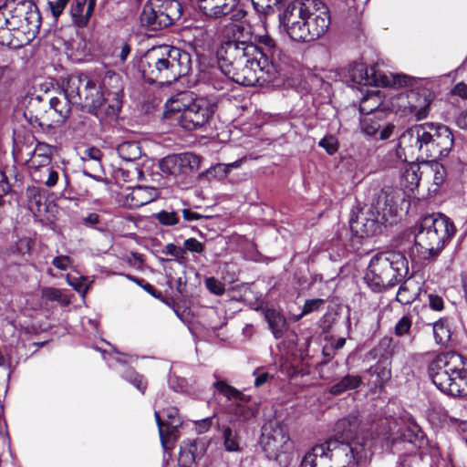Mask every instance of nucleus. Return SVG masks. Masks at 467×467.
Here are the masks:
<instances>
[{
	"label": "nucleus",
	"mask_w": 467,
	"mask_h": 467,
	"mask_svg": "<svg viewBox=\"0 0 467 467\" xmlns=\"http://www.w3.org/2000/svg\"><path fill=\"white\" fill-rule=\"evenodd\" d=\"M410 443L415 449H424L429 445V440L418 425H410L404 429L397 439L392 441L391 445L398 443Z\"/></svg>",
	"instance_id": "b1692460"
},
{
	"label": "nucleus",
	"mask_w": 467,
	"mask_h": 467,
	"mask_svg": "<svg viewBox=\"0 0 467 467\" xmlns=\"http://www.w3.org/2000/svg\"><path fill=\"white\" fill-rule=\"evenodd\" d=\"M457 125L461 129H466L467 130V109L462 111L456 119Z\"/></svg>",
	"instance_id": "338daca9"
},
{
	"label": "nucleus",
	"mask_w": 467,
	"mask_h": 467,
	"mask_svg": "<svg viewBox=\"0 0 467 467\" xmlns=\"http://www.w3.org/2000/svg\"><path fill=\"white\" fill-rule=\"evenodd\" d=\"M99 214H97L95 213H89L87 217L84 218V222L87 224H90V225L97 224L99 223Z\"/></svg>",
	"instance_id": "774afa93"
},
{
	"label": "nucleus",
	"mask_w": 467,
	"mask_h": 467,
	"mask_svg": "<svg viewBox=\"0 0 467 467\" xmlns=\"http://www.w3.org/2000/svg\"><path fill=\"white\" fill-rule=\"evenodd\" d=\"M384 111H376L373 115L363 116L360 119L362 132L375 140H387L393 132L395 126L386 123Z\"/></svg>",
	"instance_id": "f3484780"
},
{
	"label": "nucleus",
	"mask_w": 467,
	"mask_h": 467,
	"mask_svg": "<svg viewBox=\"0 0 467 467\" xmlns=\"http://www.w3.org/2000/svg\"><path fill=\"white\" fill-rule=\"evenodd\" d=\"M249 60V62H242L241 66L229 67L222 74L224 75L227 81L232 80L247 87L261 86L275 78V66L269 61L265 51L262 52V56Z\"/></svg>",
	"instance_id": "9d476101"
},
{
	"label": "nucleus",
	"mask_w": 467,
	"mask_h": 467,
	"mask_svg": "<svg viewBox=\"0 0 467 467\" xmlns=\"http://www.w3.org/2000/svg\"><path fill=\"white\" fill-rule=\"evenodd\" d=\"M429 297V306L431 309L435 311H441L443 309L444 302L442 297L438 295L430 294Z\"/></svg>",
	"instance_id": "bf43d9fd"
},
{
	"label": "nucleus",
	"mask_w": 467,
	"mask_h": 467,
	"mask_svg": "<svg viewBox=\"0 0 467 467\" xmlns=\"http://www.w3.org/2000/svg\"><path fill=\"white\" fill-rule=\"evenodd\" d=\"M362 384V378L358 375L348 374L344 376L337 383L330 387V393L340 395L348 390L358 389Z\"/></svg>",
	"instance_id": "c756f323"
},
{
	"label": "nucleus",
	"mask_w": 467,
	"mask_h": 467,
	"mask_svg": "<svg viewBox=\"0 0 467 467\" xmlns=\"http://www.w3.org/2000/svg\"><path fill=\"white\" fill-rule=\"evenodd\" d=\"M42 297L49 301H57L62 305H67L69 300L62 292L54 287H44L42 289Z\"/></svg>",
	"instance_id": "79ce46f5"
},
{
	"label": "nucleus",
	"mask_w": 467,
	"mask_h": 467,
	"mask_svg": "<svg viewBox=\"0 0 467 467\" xmlns=\"http://www.w3.org/2000/svg\"><path fill=\"white\" fill-rule=\"evenodd\" d=\"M54 147L45 142H38L32 153L30 170L51 164Z\"/></svg>",
	"instance_id": "bb28decb"
},
{
	"label": "nucleus",
	"mask_w": 467,
	"mask_h": 467,
	"mask_svg": "<svg viewBox=\"0 0 467 467\" xmlns=\"http://www.w3.org/2000/svg\"><path fill=\"white\" fill-rule=\"evenodd\" d=\"M159 191L155 187L135 186L122 195V203L130 209H137L157 199Z\"/></svg>",
	"instance_id": "412c9836"
},
{
	"label": "nucleus",
	"mask_w": 467,
	"mask_h": 467,
	"mask_svg": "<svg viewBox=\"0 0 467 467\" xmlns=\"http://www.w3.org/2000/svg\"><path fill=\"white\" fill-rule=\"evenodd\" d=\"M407 273L408 262L402 254H378L370 259L364 280L373 291L379 292L394 286Z\"/></svg>",
	"instance_id": "1a4fd4ad"
},
{
	"label": "nucleus",
	"mask_w": 467,
	"mask_h": 467,
	"mask_svg": "<svg viewBox=\"0 0 467 467\" xmlns=\"http://www.w3.org/2000/svg\"><path fill=\"white\" fill-rule=\"evenodd\" d=\"M206 288L216 296H221L224 293V285L214 277H209L205 280Z\"/></svg>",
	"instance_id": "8fccbe9b"
},
{
	"label": "nucleus",
	"mask_w": 467,
	"mask_h": 467,
	"mask_svg": "<svg viewBox=\"0 0 467 467\" xmlns=\"http://www.w3.org/2000/svg\"><path fill=\"white\" fill-rule=\"evenodd\" d=\"M428 373L442 393L452 397L467 396V371L461 355L452 352L437 355L430 362Z\"/></svg>",
	"instance_id": "0eeeda50"
},
{
	"label": "nucleus",
	"mask_w": 467,
	"mask_h": 467,
	"mask_svg": "<svg viewBox=\"0 0 467 467\" xmlns=\"http://www.w3.org/2000/svg\"><path fill=\"white\" fill-rule=\"evenodd\" d=\"M420 167L418 164L411 163L408 165L401 175L403 186L409 191H413L420 183V175L418 174Z\"/></svg>",
	"instance_id": "473e14b6"
},
{
	"label": "nucleus",
	"mask_w": 467,
	"mask_h": 467,
	"mask_svg": "<svg viewBox=\"0 0 467 467\" xmlns=\"http://www.w3.org/2000/svg\"><path fill=\"white\" fill-rule=\"evenodd\" d=\"M182 14L178 0H150L143 7L140 22L150 30H160L171 26Z\"/></svg>",
	"instance_id": "9b49d317"
},
{
	"label": "nucleus",
	"mask_w": 467,
	"mask_h": 467,
	"mask_svg": "<svg viewBox=\"0 0 467 467\" xmlns=\"http://www.w3.org/2000/svg\"><path fill=\"white\" fill-rule=\"evenodd\" d=\"M123 378L134 387H136V389L142 394L145 392L147 384L141 375L130 369L124 374Z\"/></svg>",
	"instance_id": "c03bdc74"
},
{
	"label": "nucleus",
	"mask_w": 467,
	"mask_h": 467,
	"mask_svg": "<svg viewBox=\"0 0 467 467\" xmlns=\"http://www.w3.org/2000/svg\"><path fill=\"white\" fill-rule=\"evenodd\" d=\"M453 94L467 99V85L462 82L458 83L453 88Z\"/></svg>",
	"instance_id": "0e129e2a"
},
{
	"label": "nucleus",
	"mask_w": 467,
	"mask_h": 467,
	"mask_svg": "<svg viewBox=\"0 0 467 467\" xmlns=\"http://www.w3.org/2000/svg\"><path fill=\"white\" fill-rule=\"evenodd\" d=\"M139 70L150 83L171 85L192 70L191 55L168 45L150 48L139 61Z\"/></svg>",
	"instance_id": "f03ea898"
},
{
	"label": "nucleus",
	"mask_w": 467,
	"mask_h": 467,
	"mask_svg": "<svg viewBox=\"0 0 467 467\" xmlns=\"http://www.w3.org/2000/svg\"><path fill=\"white\" fill-rule=\"evenodd\" d=\"M67 78V94L73 105L87 109L98 118L102 115L116 116L121 108V100L117 93L109 94L112 99L105 98L100 85L84 74H71Z\"/></svg>",
	"instance_id": "39448f33"
},
{
	"label": "nucleus",
	"mask_w": 467,
	"mask_h": 467,
	"mask_svg": "<svg viewBox=\"0 0 467 467\" xmlns=\"http://www.w3.org/2000/svg\"><path fill=\"white\" fill-rule=\"evenodd\" d=\"M72 259L67 255H58L52 260V265L58 270L66 271L72 265Z\"/></svg>",
	"instance_id": "5fc2aeb1"
},
{
	"label": "nucleus",
	"mask_w": 467,
	"mask_h": 467,
	"mask_svg": "<svg viewBox=\"0 0 467 467\" xmlns=\"http://www.w3.org/2000/svg\"><path fill=\"white\" fill-rule=\"evenodd\" d=\"M265 317L275 338H281L287 329V323L285 317L275 309H267Z\"/></svg>",
	"instance_id": "c85d7f7f"
},
{
	"label": "nucleus",
	"mask_w": 467,
	"mask_h": 467,
	"mask_svg": "<svg viewBox=\"0 0 467 467\" xmlns=\"http://www.w3.org/2000/svg\"><path fill=\"white\" fill-rule=\"evenodd\" d=\"M159 223L165 226H172L179 223L180 217L175 212L161 211L155 214Z\"/></svg>",
	"instance_id": "a18cd8bd"
},
{
	"label": "nucleus",
	"mask_w": 467,
	"mask_h": 467,
	"mask_svg": "<svg viewBox=\"0 0 467 467\" xmlns=\"http://www.w3.org/2000/svg\"><path fill=\"white\" fill-rule=\"evenodd\" d=\"M60 97H53L49 99L50 108L57 114V121L64 122L71 113L73 101L67 94V78H63L60 84Z\"/></svg>",
	"instance_id": "5701e85b"
},
{
	"label": "nucleus",
	"mask_w": 467,
	"mask_h": 467,
	"mask_svg": "<svg viewBox=\"0 0 467 467\" xmlns=\"http://www.w3.org/2000/svg\"><path fill=\"white\" fill-rule=\"evenodd\" d=\"M119 156L125 161H135L141 157L142 150L138 141H124L117 147Z\"/></svg>",
	"instance_id": "7c9ffc66"
},
{
	"label": "nucleus",
	"mask_w": 467,
	"mask_h": 467,
	"mask_svg": "<svg viewBox=\"0 0 467 467\" xmlns=\"http://www.w3.org/2000/svg\"><path fill=\"white\" fill-rule=\"evenodd\" d=\"M414 246L420 259H436L454 235L456 229L449 217L441 213L428 214L416 224Z\"/></svg>",
	"instance_id": "423d86ee"
},
{
	"label": "nucleus",
	"mask_w": 467,
	"mask_h": 467,
	"mask_svg": "<svg viewBox=\"0 0 467 467\" xmlns=\"http://www.w3.org/2000/svg\"><path fill=\"white\" fill-rule=\"evenodd\" d=\"M433 335L437 344L445 346L451 339V330L447 319H439L433 323Z\"/></svg>",
	"instance_id": "e433bc0d"
},
{
	"label": "nucleus",
	"mask_w": 467,
	"mask_h": 467,
	"mask_svg": "<svg viewBox=\"0 0 467 467\" xmlns=\"http://www.w3.org/2000/svg\"><path fill=\"white\" fill-rule=\"evenodd\" d=\"M254 9L261 14L270 15L275 12V7L281 3L278 0H252Z\"/></svg>",
	"instance_id": "a19ab883"
},
{
	"label": "nucleus",
	"mask_w": 467,
	"mask_h": 467,
	"mask_svg": "<svg viewBox=\"0 0 467 467\" xmlns=\"http://www.w3.org/2000/svg\"><path fill=\"white\" fill-rule=\"evenodd\" d=\"M368 372L377 377L376 385L379 387H383L391 378V370L389 364L382 361H379L374 366H371Z\"/></svg>",
	"instance_id": "f704fd0d"
},
{
	"label": "nucleus",
	"mask_w": 467,
	"mask_h": 467,
	"mask_svg": "<svg viewBox=\"0 0 467 467\" xmlns=\"http://www.w3.org/2000/svg\"><path fill=\"white\" fill-rule=\"evenodd\" d=\"M166 420H162L160 413L155 411L154 417L159 428V433L161 441H163V435L166 432L168 435H175L178 428L182 426V420L179 415V410L175 407L167 408L163 411Z\"/></svg>",
	"instance_id": "4be33fe9"
},
{
	"label": "nucleus",
	"mask_w": 467,
	"mask_h": 467,
	"mask_svg": "<svg viewBox=\"0 0 467 467\" xmlns=\"http://www.w3.org/2000/svg\"><path fill=\"white\" fill-rule=\"evenodd\" d=\"M434 162L435 163L431 166V169L434 172L433 182L436 186L439 187L444 182L446 171H445V168L441 164H440L436 161H434Z\"/></svg>",
	"instance_id": "603ef678"
},
{
	"label": "nucleus",
	"mask_w": 467,
	"mask_h": 467,
	"mask_svg": "<svg viewBox=\"0 0 467 467\" xmlns=\"http://www.w3.org/2000/svg\"><path fill=\"white\" fill-rule=\"evenodd\" d=\"M255 38L263 46L262 47H258V48L266 53V57L269 59V56L273 57L276 52L275 41L268 35L258 36Z\"/></svg>",
	"instance_id": "49530a36"
},
{
	"label": "nucleus",
	"mask_w": 467,
	"mask_h": 467,
	"mask_svg": "<svg viewBox=\"0 0 467 467\" xmlns=\"http://www.w3.org/2000/svg\"><path fill=\"white\" fill-rule=\"evenodd\" d=\"M368 194V203L349 221L351 231L360 237L377 234L382 225L395 223L398 215L392 188H374L369 190Z\"/></svg>",
	"instance_id": "7ed1b4c3"
},
{
	"label": "nucleus",
	"mask_w": 467,
	"mask_h": 467,
	"mask_svg": "<svg viewBox=\"0 0 467 467\" xmlns=\"http://www.w3.org/2000/svg\"><path fill=\"white\" fill-rule=\"evenodd\" d=\"M420 291L419 283L412 278H408L400 285L396 299L402 305H410L419 296Z\"/></svg>",
	"instance_id": "cd10ccee"
},
{
	"label": "nucleus",
	"mask_w": 467,
	"mask_h": 467,
	"mask_svg": "<svg viewBox=\"0 0 467 467\" xmlns=\"http://www.w3.org/2000/svg\"><path fill=\"white\" fill-rule=\"evenodd\" d=\"M285 29L293 40L306 42V19Z\"/></svg>",
	"instance_id": "58836bf2"
},
{
	"label": "nucleus",
	"mask_w": 467,
	"mask_h": 467,
	"mask_svg": "<svg viewBox=\"0 0 467 467\" xmlns=\"http://www.w3.org/2000/svg\"><path fill=\"white\" fill-rule=\"evenodd\" d=\"M213 386L220 394L223 395L228 400L234 402V413L238 418L248 420L254 415L253 409L244 405V403H247L250 400V398L246 397L243 392L222 380L215 381Z\"/></svg>",
	"instance_id": "6ab92c4d"
},
{
	"label": "nucleus",
	"mask_w": 467,
	"mask_h": 467,
	"mask_svg": "<svg viewBox=\"0 0 467 467\" xmlns=\"http://www.w3.org/2000/svg\"><path fill=\"white\" fill-rule=\"evenodd\" d=\"M21 34L20 31L11 30L8 27L0 28V45L7 47L9 48L16 49L23 47L24 43L16 36Z\"/></svg>",
	"instance_id": "c9c22d12"
},
{
	"label": "nucleus",
	"mask_w": 467,
	"mask_h": 467,
	"mask_svg": "<svg viewBox=\"0 0 467 467\" xmlns=\"http://www.w3.org/2000/svg\"><path fill=\"white\" fill-rule=\"evenodd\" d=\"M59 166L51 164L30 170V176L36 183L43 184L48 188L57 185L59 179Z\"/></svg>",
	"instance_id": "393cba45"
},
{
	"label": "nucleus",
	"mask_w": 467,
	"mask_h": 467,
	"mask_svg": "<svg viewBox=\"0 0 467 467\" xmlns=\"http://www.w3.org/2000/svg\"><path fill=\"white\" fill-rule=\"evenodd\" d=\"M101 158H102L101 150L95 147H90V148L86 149L84 150V156L82 157V159L85 162H87L88 161H95L96 165L99 168H101V164H100Z\"/></svg>",
	"instance_id": "09e8293b"
},
{
	"label": "nucleus",
	"mask_w": 467,
	"mask_h": 467,
	"mask_svg": "<svg viewBox=\"0 0 467 467\" xmlns=\"http://www.w3.org/2000/svg\"><path fill=\"white\" fill-rule=\"evenodd\" d=\"M451 130L442 124L425 122L408 129L400 139V146L409 144L421 159L436 161L447 157L453 146Z\"/></svg>",
	"instance_id": "20e7f679"
},
{
	"label": "nucleus",
	"mask_w": 467,
	"mask_h": 467,
	"mask_svg": "<svg viewBox=\"0 0 467 467\" xmlns=\"http://www.w3.org/2000/svg\"><path fill=\"white\" fill-rule=\"evenodd\" d=\"M123 378L134 387H136V389L142 394L145 392L147 384L141 375L130 369L124 374Z\"/></svg>",
	"instance_id": "37998d69"
},
{
	"label": "nucleus",
	"mask_w": 467,
	"mask_h": 467,
	"mask_svg": "<svg viewBox=\"0 0 467 467\" xmlns=\"http://www.w3.org/2000/svg\"><path fill=\"white\" fill-rule=\"evenodd\" d=\"M199 167L200 159L190 152L168 155L159 161L161 171L164 175L173 177L187 175L197 171Z\"/></svg>",
	"instance_id": "2eb2a0df"
},
{
	"label": "nucleus",
	"mask_w": 467,
	"mask_h": 467,
	"mask_svg": "<svg viewBox=\"0 0 467 467\" xmlns=\"http://www.w3.org/2000/svg\"><path fill=\"white\" fill-rule=\"evenodd\" d=\"M182 216H183L184 220H186V221H194V220H199V219L203 218L202 215H201L195 212H192L189 209L182 210Z\"/></svg>",
	"instance_id": "69168bd1"
},
{
	"label": "nucleus",
	"mask_w": 467,
	"mask_h": 467,
	"mask_svg": "<svg viewBox=\"0 0 467 467\" xmlns=\"http://www.w3.org/2000/svg\"><path fill=\"white\" fill-rule=\"evenodd\" d=\"M222 438L223 441V448L229 452L241 451L240 438L236 431L226 426L222 430Z\"/></svg>",
	"instance_id": "72a5a7b5"
},
{
	"label": "nucleus",
	"mask_w": 467,
	"mask_h": 467,
	"mask_svg": "<svg viewBox=\"0 0 467 467\" xmlns=\"http://www.w3.org/2000/svg\"><path fill=\"white\" fill-rule=\"evenodd\" d=\"M213 423V419L211 417L205 418L196 423L197 430L200 433H203L207 431Z\"/></svg>",
	"instance_id": "e2e57ef3"
},
{
	"label": "nucleus",
	"mask_w": 467,
	"mask_h": 467,
	"mask_svg": "<svg viewBox=\"0 0 467 467\" xmlns=\"http://www.w3.org/2000/svg\"><path fill=\"white\" fill-rule=\"evenodd\" d=\"M184 115H180L179 123L186 130H194L208 123L215 112L216 105L203 97L192 93Z\"/></svg>",
	"instance_id": "4468645a"
},
{
	"label": "nucleus",
	"mask_w": 467,
	"mask_h": 467,
	"mask_svg": "<svg viewBox=\"0 0 467 467\" xmlns=\"http://www.w3.org/2000/svg\"><path fill=\"white\" fill-rule=\"evenodd\" d=\"M260 442L270 460H278L282 454L289 453L293 450V442L288 432L278 423L263 427Z\"/></svg>",
	"instance_id": "ddd939ff"
},
{
	"label": "nucleus",
	"mask_w": 467,
	"mask_h": 467,
	"mask_svg": "<svg viewBox=\"0 0 467 467\" xmlns=\"http://www.w3.org/2000/svg\"><path fill=\"white\" fill-rule=\"evenodd\" d=\"M330 23L329 11L323 3L309 10L306 19V42L314 41L325 35Z\"/></svg>",
	"instance_id": "dca6fc26"
},
{
	"label": "nucleus",
	"mask_w": 467,
	"mask_h": 467,
	"mask_svg": "<svg viewBox=\"0 0 467 467\" xmlns=\"http://www.w3.org/2000/svg\"><path fill=\"white\" fill-rule=\"evenodd\" d=\"M224 40L217 51L219 67L217 71L223 73L227 68L241 66L244 61L249 62L258 56H262L263 50L250 41V32L243 26L231 23L225 26Z\"/></svg>",
	"instance_id": "6e6552de"
},
{
	"label": "nucleus",
	"mask_w": 467,
	"mask_h": 467,
	"mask_svg": "<svg viewBox=\"0 0 467 467\" xmlns=\"http://www.w3.org/2000/svg\"><path fill=\"white\" fill-rule=\"evenodd\" d=\"M12 81V70L9 67L0 66V86H7Z\"/></svg>",
	"instance_id": "052dcab7"
},
{
	"label": "nucleus",
	"mask_w": 467,
	"mask_h": 467,
	"mask_svg": "<svg viewBox=\"0 0 467 467\" xmlns=\"http://www.w3.org/2000/svg\"><path fill=\"white\" fill-rule=\"evenodd\" d=\"M357 415L340 419L335 425L336 440L314 446L302 459L300 467H352L367 463L373 451V441L358 435Z\"/></svg>",
	"instance_id": "f257e3e1"
},
{
	"label": "nucleus",
	"mask_w": 467,
	"mask_h": 467,
	"mask_svg": "<svg viewBox=\"0 0 467 467\" xmlns=\"http://www.w3.org/2000/svg\"><path fill=\"white\" fill-rule=\"evenodd\" d=\"M322 5L319 0H295L285 9L280 20L285 28L306 19L309 10Z\"/></svg>",
	"instance_id": "aec40b11"
},
{
	"label": "nucleus",
	"mask_w": 467,
	"mask_h": 467,
	"mask_svg": "<svg viewBox=\"0 0 467 467\" xmlns=\"http://www.w3.org/2000/svg\"><path fill=\"white\" fill-rule=\"evenodd\" d=\"M68 0L49 1V6L54 16H59L65 9Z\"/></svg>",
	"instance_id": "13d9d810"
},
{
	"label": "nucleus",
	"mask_w": 467,
	"mask_h": 467,
	"mask_svg": "<svg viewBox=\"0 0 467 467\" xmlns=\"http://www.w3.org/2000/svg\"><path fill=\"white\" fill-rule=\"evenodd\" d=\"M11 189L6 176L4 172L0 171V197L7 194Z\"/></svg>",
	"instance_id": "680f3d73"
},
{
	"label": "nucleus",
	"mask_w": 467,
	"mask_h": 467,
	"mask_svg": "<svg viewBox=\"0 0 467 467\" xmlns=\"http://www.w3.org/2000/svg\"><path fill=\"white\" fill-rule=\"evenodd\" d=\"M192 92H182L177 94L167 101L166 108L170 111L184 115V112L188 109V104L192 101Z\"/></svg>",
	"instance_id": "2f4dec72"
},
{
	"label": "nucleus",
	"mask_w": 467,
	"mask_h": 467,
	"mask_svg": "<svg viewBox=\"0 0 467 467\" xmlns=\"http://www.w3.org/2000/svg\"><path fill=\"white\" fill-rule=\"evenodd\" d=\"M95 5L96 0H75L71 6V15L78 26L87 25Z\"/></svg>",
	"instance_id": "a878e982"
},
{
	"label": "nucleus",
	"mask_w": 467,
	"mask_h": 467,
	"mask_svg": "<svg viewBox=\"0 0 467 467\" xmlns=\"http://www.w3.org/2000/svg\"><path fill=\"white\" fill-rule=\"evenodd\" d=\"M348 76L354 84L361 86H388L393 84L402 87L413 86L416 81L408 75L397 74L392 76V82H390L386 76L379 74L375 67H368L363 63L353 64L348 70Z\"/></svg>",
	"instance_id": "f8f14e48"
},
{
	"label": "nucleus",
	"mask_w": 467,
	"mask_h": 467,
	"mask_svg": "<svg viewBox=\"0 0 467 467\" xmlns=\"http://www.w3.org/2000/svg\"><path fill=\"white\" fill-rule=\"evenodd\" d=\"M183 249L192 253L202 254L204 250V245L195 238H189L183 242Z\"/></svg>",
	"instance_id": "864d4df0"
},
{
	"label": "nucleus",
	"mask_w": 467,
	"mask_h": 467,
	"mask_svg": "<svg viewBox=\"0 0 467 467\" xmlns=\"http://www.w3.org/2000/svg\"><path fill=\"white\" fill-rule=\"evenodd\" d=\"M400 99H406L404 109L413 115L417 120H421L428 117L430 113V105L432 101V95L428 89L415 90L411 89L406 97Z\"/></svg>",
	"instance_id": "a211bd4d"
},
{
	"label": "nucleus",
	"mask_w": 467,
	"mask_h": 467,
	"mask_svg": "<svg viewBox=\"0 0 467 467\" xmlns=\"http://www.w3.org/2000/svg\"><path fill=\"white\" fill-rule=\"evenodd\" d=\"M379 99L377 96H371L362 99L359 105V110L364 116L373 115L376 111H382L379 109Z\"/></svg>",
	"instance_id": "ea45409f"
},
{
	"label": "nucleus",
	"mask_w": 467,
	"mask_h": 467,
	"mask_svg": "<svg viewBox=\"0 0 467 467\" xmlns=\"http://www.w3.org/2000/svg\"><path fill=\"white\" fill-rule=\"evenodd\" d=\"M412 319L409 315L403 316L395 324L394 334L399 337H410Z\"/></svg>",
	"instance_id": "4c0bfd02"
},
{
	"label": "nucleus",
	"mask_w": 467,
	"mask_h": 467,
	"mask_svg": "<svg viewBox=\"0 0 467 467\" xmlns=\"http://www.w3.org/2000/svg\"><path fill=\"white\" fill-rule=\"evenodd\" d=\"M168 383L170 388L176 392H186L188 390L187 380L176 374H170Z\"/></svg>",
	"instance_id": "de8ad7c7"
},
{
	"label": "nucleus",
	"mask_w": 467,
	"mask_h": 467,
	"mask_svg": "<svg viewBox=\"0 0 467 467\" xmlns=\"http://www.w3.org/2000/svg\"><path fill=\"white\" fill-rule=\"evenodd\" d=\"M253 376L254 377V386L256 388L262 387L266 382H268L270 379L273 378V376L270 375L264 368H259L253 372Z\"/></svg>",
	"instance_id": "3c124183"
},
{
	"label": "nucleus",
	"mask_w": 467,
	"mask_h": 467,
	"mask_svg": "<svg viewBox=\"0 0 467 467\" xmlns=\"http://www.w3.org/2000/svg\"><path fill=\"white\" fill-rule=\"evenodd\" d=\"M163 253L178 259L184 258L185 251L183 248L176 246L174 244H168L165 245Z\"/></svg>",
	"instance_id": "4d7b16f0"
},
{
	"label": "nucleus",
	"mask_w": 467,
	"mask_h": 467,
	"mask_svg": "<svg viewBox=\"0 0 467 467\" xmlns=\"http://www.w3.org/2000/svg\"><path fill=\"white\" fill-rule=\"evenodd\" d=\"M324 300L320 298L308 299L305 302L302 315H307L316 310H318L320 306L324 304Z\"/></svg>",
	"instance_id": "6e6d98bb"
}]
</instances>
